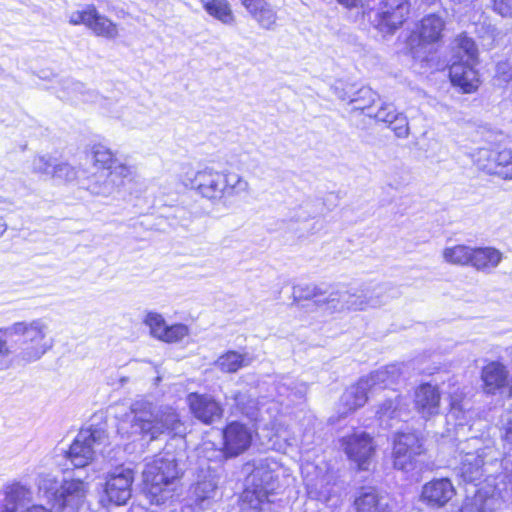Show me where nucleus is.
I'll use <instances>...</instances> for the list:
<instances>
[{
    "label": "nucleus",
    "instance_id": "1",
    "mask_svg": "<svg viewBox=\"0 0 512 512\" xmlns=\"http://www.w3.org/2000/svg\"><path fill=\"white\" fill-rule=\"evenodd\" d=\"M182 183L212 204L224 203L229 197L247 193L250 190L248 181L240 174L217 171L209 167L187 173L182 178Z\"/></svg>",
    "mask_w": 512,
    "mask_h": 512
},
{
    "label": "nucleus",
    "instance_id": "2",
    "mask_svg": "<svg viewBox=\"0 0 512 512\" xmlns=\"http://www.w3.org/2000/svg\"><path fill=\"white\" fill-rule=\"evenodd\" d=\"M127 421L131 423V434L141 435L149 441L157 439L165 432L179 433L182 426L179 415L173 408L158 407L146 400L132 404Z\"/></svg>",
    "mask_w": 512,
    "mask_h": 512
},
{
    "label": "nucleus",
    "instance_id": "3",
    "mask_svg": "<svg viewBox=\"0 0 512 512\" xmlns=\"http://www.w3.org/2000/svg\"><path fill=\"white\" fill-rule=\"evenodd\" d=\"M142 477L147 498L160 505L174 497L180 472L174 458L156 456L145 464Z\"/></svg>",
    "mask_w": 512,
    "mask_h": 512
},
{
    "label": "nucleus",
    "instance_id": "4",
    "mask_svg": "<svg viewBox=\"0 0 512 512\" xmlns=\"http://www.w3.org/2000/svg\"><path fill=\"white\" fill-rule=\"evenodd\" d=\"M38 492L55 512H76L88 492L89 485L80 479L64 480L59 484L52 473H39Z\"/></svg>",
    "mask_w": 512,
    "mask_h": 512
},
{
    "label": "nucleus",
    "instance_id": "5",
    "mask_svg": "<svg viewBox=\"0 0 512 512\" xmlns=\"http://www.w3.org/2000/svg\"><path fill=\"white\" fill-rule=\"evenodd\" d=\"M11 336H21V349L17 359L23 363H32L40 360L53 346L47 339L49 325L43 318L31 321L15 322L9 326Z\"/></svg>",
    "mask_w": 512,
    "mask_h": 512
},
{
    "label": "nucleus",
    "instance_id": "6",
    "mask_svg": "<svg viewBox=\"0 0 512 512\" xmlns=\"http://www.w3.org/2000/svg\"><path fill=\"white\" fill-rule=\"evenodd\" d=\"M276 476L267 464H259L247 478L241 497L242 512H271L269 495L276 488Z\"/></svg>",
    "mask_w": 512,
    "mask_h": 512
},
{
    "label": "nucleus",
    "instance_id": "7",
    "mask_svg": "<svg viewBox=\"0 0 512 512\" xmlns=\"http://www.w3.org/2000/svg\"><path fill=\"white\" fill-rule=\"evenodd\" d=\"M107 435L100 429L81 430L67 451L66 457L75 468H84L93 460L97 448L105 444Z\"/></svg>",
    "mask_w": 512,
    "mask_h": 512
},
{
    "label": "nucleus",
    "instance_id": "8",
    "mask_svg": "<svg viewBox=\"0 0 512 512\" xmlns=\"http://www.w3.org/2000/svg\"><path fill=\"white\" fill-rule=\"evenodd\" d=\"M483 440L477 437L468 439L461 444L463 456L460 462V475L466 482H476L486 472L484 458L492 449L483 445Z\"/></svg>",
    "mask_w": 512,
    "mask_h": 512
},
{
    "label": "nucleus",
    "instance_id": "9",
    "mask_svg": "<svg viewBox=\"0 0 512 512\" xmlns=\"http://www.w3.org/2000/svg\"><path fill=\"white\" fill-rule=\"evenodd\" d=\"M134 472L131 468L119 466L106 477L104 494L110 503L124 505L130 499Z\"/></svg>",
    "mask_w": 512,
    "mask_h": 512
},
{
    "label": "nucleus",
    "instance_id": "10",
    "mask_svg": "<svg viewBox=\"0 0 512 512\" xmlns=\"http://www.w3.org/2000/svg\"><path fill=\"white\" fill-rule=\"evenodd\" d=\"M341 446L348 458L356 463L359 469H368L375 453V444L369 434L359 432L344 437L341 440Z\"/></svg>",
    "mask_w": 512,
    "mask_h": 512
},
{
    "label": "nucleus",
    "instance_id": "11",
    "mask_svg": "<svg viewBox=\"0 0 512 512\" xmlns=\"http://www.w3.org/2000/svg\"><path fill=\"white\" fill-rule=\"evenodd\" d=\"M422 453V444L415 433H398L394 439V467L403 471L414 468V459Z\"/></svg>",
    "mask_w": 512,
    "mask_h": 512
},
{
    "label": "nucleus",
    "instance_id": "12",
    "mask_svg": "<svg viewBox=\"0 0 512 512\" xmlns=\"http://www.w3.org/2000/svg\"><path fill=\"white\" fill-rule=\"evenodd\" d=\"M224 447L213 450L217 456L235 457L247 450L252 441L251 430L242 423L232 422L223 430Z\"/></svg>",
    "mask_w": 512,
    "mask_h": 512
},
{
    "label": "nucleus",
    "instance_id": "13",
    "mask_svg": "<svg viewBox=\"0 0 512 512\" xmlns=\"http://www.w3.org/2000/svg\"><path fill=\"white\" fill-rule=\"evenodd\" d=\"M414 409L425 420L440 414L441 392L436 385L423 383L414 392Z\"/></svg>",
    "mask_w": 512,
    "mask_h": 512
},
{
    "label": "nucleus",
    "instance_id": "14",
    "mask_svg": "<svg viewBox=\"0 0 512 512\" xmlns=\"http://www.w3.org/2000/svg\"><path fill=\"white\" fill-rule=\"evenodd\" d=\"M187 403L193 416L204 424H212L223 416L221 403L211 395L190 393Z\"/></svg>",
    "mask_w": 512,
    "mask_h": 512
},
{
    "label": "nucleus",
    "instance_id": "15",
    "mask_svg": "<svg viewBox=\"0 0 512 512\" xmlns=\"http://www.w3.org/2000/svg\"><path fill=\"white\" fill-rule=\"evenodd\" d=\"M479 167L489 174H500L512 179V151L504 149L499 152L482 149L477 159Z\"/></svg>",
    "mask_w": 512,
    "mask_h": 512
},
{
    "label": "nucleus",
    "instance_id": "16",
    "mask_svg": "<svg viewBox=\"0 0 512 512\" xmlns=\"http://www.w3.org/2000/svg\"><path fill=\"white\" fill-rule=\"evenodd\" d=\"M409 11L408 0H383L378 12L380 28L395 31L405 22Z\"/></svg>",
    "mask_w": 512,
    "mask_h": 512
},
{
    "label": "nucleus",
    "instance_id": "17",
    "mask_svg": "<svg viewBox=\"0 0 512 512\" xmlns=\"http://www.w3.org/2000/svg\"><path fill=\"white\" fill-rule=\"evenodd\" d=\"M482 388L486 394L495 395L499 390L507 386L509 370L500 361H489L481 369Z\"/></svg>",
    "mask_w": 512,
    "mask_h": 512
},
{
    "label": "nucleus",
    "instance_id": "18",
    "mask_svg": "<svg viewBox=\"0 0 512 512\" xmlns=\"http://www.w3.org/2000/svg\"><path fill=\"white\" fill-rule=\"evenodd\" d=\"M473 65L455 61L450 66L449 76L451 83L463 93H474L480 86V78Z\"/></svg>",
    "mask_w": 512,
    "mask_h": 512
},
{
    "label": "nucleus",
    "instance_id": "19",
    "mask_svg": "<svg viewBox=\"0 0 512 512\" xmlns=\"http://www.w3.org/2000/svg\"><path fill=\"white\" fill-rule=\"evenodd\" d=\"M445 28L444 19L437 14L424 16L413 32L421 45H430L439 42L442 39Z\"/></svg>",
    "mask_w": 512,
    "mask_h": 512
},
{
    "label": "nucleus",
    "instance_id": "20",
    "mask_svg": "<svg viewBox=\"0 0 512 512\" xmlns=\"http://www.w3.org/2000/svg\"><path fill=\"white\" fill-rule=\"evenodd\" d=\"M368 393H373L365 378L348 389L342 394L340 399V413L345 416L350 412L362 407L368 400Z\"/></svg>",
    "mask_w": 512,
    "mask_h": 512
},
{
    "label": "nucleus",
    "instance_id": "21",
    "mask_svg": "<svg viewBox=\"0 0 512 512\" xmlns=\"http://www.w3.org/2000/svg\"><path fill=\"white\" fill-rule=\"evenodd\" d=\"M455 495V488L447 478L435 479L426 483L422 490V496L433 506H444Z\"/></svg>",
    "mask_w": 512,
    "mask_h": 512
},
{
    "label": "nucleus",
    "instance_id": "22",
    "mask_svg": "<svg viewBox=\"0 0 512 512\" xmlns=\"http://www.w3.org/2000/svg\"><path fill=\"white\" fill-rule=\"evenodd\" d=\"M404 368L402 364H391L372 372L365 379L375 392L397 384L403 378Z\"/></svg>",
    "mask_w": 512,
    "mask_h": 512
},
{
    "label": "nucleus",
    "instance_id": "23",
    "mask_svg": "<svg viewBox=\"0 0 512 512\" xmlns=\"http://www.w3.org/2000/svg\"><path fill=\"white\" fill-rule=\"evenodd\" d=\"M470 266L476 271L491 273L503 260V253L495 247H473Z\"/></svg>",
    "mask_w": 512,
    "mask_h": 512
},
{
    "label": "nucleus",
    "instance_id": "24",
    "mask_svg": "<svg viewBox=\"0 0 512 512\" xmlns=\"http://www.w3.org/2000/svg\"><path fill=\"white\" fill-rule=\"evenodd\" d=\"M407 404L403 396L393 393L377 407L376 418L381 425L390 426L391 421L399 418L406 410Z\"/></svg>",
    "mask_w": 512,
    "mask_h": 512
},
{
    "label": "nucleus",
    "instance_id": "25",
    "mask_svg": "<svg viewBox=\"0 0 512 512\" xmlns=\"http://www.w3.org/2000/svg\"><path fill=\"white\" fill-rule=\"evenodd\" d=\"M251 16L264 29H272L277 20L276 12L265 0H241Z\"/></svg>",
    "mask_w": 512,
    "mask_h": 512
},
{
    "label": "nucleus",
    "instance_id": "26",
    "mask_svg": "<svg viewBox=\"0 0 512 512\" xmlns=\"http://www.w3.org/2000/svg\"><path fill=\"white\" fill-rule=\"evenodd\" d=\"M218 485L217 476L209 470L208 476L204 477L203 480H199L192 489V495L195 504L200 509H204L210 505L211 500L216 494V488Z\"/></svg>",
    "mask_w": 512,
    "mask_h": 512
},
{
    "label": "nucleus",
    "instance_id": "27",
    "mask_svg": "<svg viewBox=\"0 0 512 512\" xmlns=\"http://www.w3.org/2000/svg\"><path fill=\"white\" fill-rule=\"evenodd\" d=\"M88 29L97 37L114 40L119 36L118 24L94 8Z\"/></svg>",
    "mask_w": 512,
    "mask_h": 512
},
{
    "label": "nucleus",
    "instance_id": "28",
    "mask_svg": "<svg viewBox=\"0 0 512 512\" xmlns=\"http://www.w3.org/2000/svg\"><path fill=\"white\" fill-rule=\"evenodd\" d=\"M204 10L209 16L226 26H234L236 17L227 0H201Z\"/></svg>",
    "mask_w": 512,
    "mask_h": 512
},
{
    "label": "nucleus",
    "instance_id": "29",
    "mask_svg": "<svg viewBox=\"0 0 512 512\" xmlns=\"http://www.w3.org/2000/svg\"><path fill=\"white\" fill-rule=\"evenodd\" d=\"M3 500L18 510L33 501V491L28 485L13 482L5 487Z\"/></svg>",
    "mask_w": 512,
    "mask_h": 512
},
{
    "label": "nucleus",
    "instance_id": "30",
    "mask_svg": "<svg viewBox=\"0 0 512 512\" xmlns=\"http://www.w3.org/2000/svg\"><path fill=\"white\" fill-rule=\"evenodd\" d=\"M253 361L247 353L228 351L221 355L215 362V366L224 373H235L243 367L249 366Z\"/></svg>",
    "mask_w": 512,
    "mask_h": 512
},
{
    "label": "nucleus",
    "instance_id": "31",
    "mask_svg": "<svg viewBox=\"0 0 512 512\" xmlns=\"http://www.w3.org/2000/svg\"><path fill=\"white\" fill-rule=\"evenodd\" d=\"M472 246L455 244L447 246L442 250L443 261L455 266H470L472 257Z\"/></svg>",
    "mask_w": 512,
    "mask_h": 512
},
{
    "label": "nucleus",
    "instance_id": "32",
    "mask_svg": "<svg viewBox=\"0 0 512 512\" xmlns=\"http://www.w3.org/2000/svg\"><path fill=\"white\" fill-rule=\"evenodd\" d=\"M356 512H387V505L373 491H365L355 500Z\"/></svg>",
    "mask_w": 512,
    "mask_h": 512
},
{
    "label": "nucleus",
    "instance_id": "33",
    "mask_svg": "<svg viewBox=\"0 0 512 512\" xmlns=\"http://www.w3.org/2000/svg\"><path fill=\"white\" fill-rule=\"evenodd\" d=\"M455 56L459 59L458 62L474 64L477 60L478 50L474 41L465 36L460 35L455 40Z\"/></svg>",
    "mask_w": 512,
    "mask_h": 512
},
{
    "label": "nucleus",
    "instance_id": "34",
    "mask_svg": "<svg viewBox=\"0 0 512 512\" xmlns=\"http://www.w3.org/2000/svg\"><path fill=\"white\" fill-rule=\"evenodd\" d=\"M339 296L343 300V305H336L337 308H344L348 311L364 310L369 305V301L362 293L343 290Z\"/></svg>",
    "mask_w": 512,
    "mask_h": 512
},
{
    "label": "nucleus",
    "instance_id": "35",
    "mask_svg": "<svg viewBox=\"0 0 512 512\" xmlns=\"http://www.w3.org/2000/svg\"><path fill=\"white\" fill-rule=\"evenodd\" d=\"M143 323L149 328L150 336L158 341L168 325L163 315L155 311H148L143 318Z\"/></svg>",
    "mask_w": 512,
    "mask_h": 512
},
{
    "label": "nucleus",
    "instance_id": "36",
    "mask_svg": "<svg viewBox=\"0 0 512 512\" xmlns=\"http://www.w3.org/2000/svg\"><path fill=\"white\" fill-rule=\"evenodd\" d=\"M189 335L190 329L187 325L182 323H175L172 325H167L160 341L167 344L180 343Z\"/></svg>",
    "mask_w": 512,
    "mask_h": 512
},
{
    "label": "nucleus",
    "instance_id": "37",
    "mask_svg": "<svg viewBox=\"0 0 512 512\" xmlns=\"http://www.w3.org/2000/svg\"><path fill=\"white\" fill-rule=\"evenodd\" d=\"M107 171H102L95 181L90 182L87 185V189L95 195L108 196L113 193L117 183L114 179H110L106 176H102Z\"/></svg>",
    "mask_w": 512,
    "mask_h": 512
},
{
    "label": "nucleus",
    "instance_id": "38",
    "mask_svg": "<svg viewBox=\"0 0 512 512\" xmlns=\"http://www.w3.org/2000/svg\"><path fill=\"white\" fill-rule=\"evenodd\" d=\"M92 154L95 164L99 165L103 171H109L117 161L111 150L100 144L93 146Z\"/></svg>",
    "mask_w": 512,
    "mask_h": 512
},
{
    "label": "nucleus",
    "instance_id": "39",
    "mask_svg": "<svg viewBox=\"0 0 512 512\" xmlns=\"http://www.w3.org/2000/svg\"><path fill=\"white\" fill-rule=\"evenodd\" d=\"M274 436L277 439V442L274 443L275 448L284 453L288 447L295 446L298 442L296 437L290 434L288 427L281 423L276 425Z\"/></svg>",
    "mask_w": 512,
    "mask_h": 512
},
{
    "label": "nucleus",
    "instance_id": "40",
    "mask_svg": "<svg viewBox=\"0 0 512 512\" xmlns=\"http://www.w3.org/2000/svg\"><path fill=\"white\" fill-rule=\"evenodd\" d=\"M135 175V170L131 166H127L123 163H119L118 161L112 166V168L107 171V173H103L102 176H106L110 179H114L117 183V186L123 183L124 180L132 179Z\"/></svg>",
    "mask_w": 512,
    "mask_h": 512
},
{
    "label": "nucleus",
    "instance_id": "41",
    "mask_svg": "<svg viewBox=\"0 0 512 512\" xmlns=\"http://www.w3.org/2000/svg\"><path fill=\"white\" fill-rule=\"evenodd\" d=\"M10 335L9 326L0 328V370L9 367V358L12 354L11 346L8 342Z\"/></svg>",
    "mask_w": 512,
    "mask_h": 512
},
{
    "label": "nucleus",
    "instance_id": "42",
    "mask_svg": "<svg viewBox=\"0 0 512 512\" xmlns=\"http://www.w3.org/2000/svg\"><path fill=\"white\" fill-rule=\"evenodd\" d=\"M56 160L47 158L45 156H36L32 160L31 168L32 171L41 175H47L52 177L53 166Z\"/></svg>",
    "mask_w": 512,
    "mask_h": 512
},
{
    "label": "nucleus",
    "instance_id": "43",
    "mask_svg": "<svg viewBox=\"0 0 512 512\" xmlns=\"http://www.w3.org/2000/svg\"><path fill=\"white\" fill-rule=\"evenodd\" d=\"M469 414V403L467 401H457L452 399L449 416L458 420V425H463Z\"/></svg>",
    "mask_w": 512,
    "mask_h": 512
},
{
    "label": "nucleus",
    "instance_id": "44",
    "mask_svg": "<svg viewBox=\"0 0 512 512\" xmlns=\"http://www.w3.org/2000/svg\"><path fill=\"white\" fill-rule=\"evenodd\" d=\"M52 177L61 181H73L77 178V171L68 163L55 162Z\"/></svg>",
    "mask_w": 512,
    "mask_h": 512
},
{
    "label": "nucleus",
    "instance_id": "45",
    "mask_svg": "<svg viewBox=\"0 0 512 512\" xmlns=\"http://www.w3.org/2000/svg\"><path fill=\"white\" fill-rule=\"evenodd\" d=\"M388 126L399 138H406L409 135L408 119L403 113H397L396 116H393V119Z\"/></svg>",
    "mask_w": 512,
    "mask_h": 512
},
{
    "label": "nucleus",
    "instance_id": "46",
    "mask_svg": "<svg viewBox=\"0 0 512 512\" xmlns=\"http://www.w3.org/2000/svg\"><path fill=\"white\" fill-rule=\"evenodd\" d=\"M95 6L89 5L83 10H77L73 11L68 15V22L71 25H85L88 28L92 11L94 10Z\"/></svg>",
    "mask_w": 512,
    "mask_h": 512
},
{
    "label": "nucleus",
    "instance_id": "47",
    "mask_svg": "<svg viewBox=\"0 0 512 512\" xmlns=\"http://www.w3.org/2000/svg\"><path fill=\"white\" fill-rule=\"evenodd\" d=\"M486 502L482 494L477 492L473 497L466 498L461 512H486Z\"/></svg>",
    "mask_w": 512,
    "mask_h": 512
},
{
    "label": "nucleus",
    "instance_id": "48",
    "mask_svg": "<svg viewBox=\"0 0 512 512\" xmlns=\"http://www.w3.org/2000/svg\"><path fill=\"white\" fill-rule=\"evenodd\" d=\"M397 113L398 112L393 107V105L384 104V105L380 106L379 109L375 113H372L371 111H369L367 114L369 116H374L376 120L384 122L389 125L393 119V116H396Z\"/></svg>",
    "mask_w": 512,
    "mask_h": 512
},
{
    "label": "nucleus",
    "instance_id": "49",
    "mask_svg": "<svg viewBox=\"0 0 512 512\" xmlns=\"http://www.w3.org/2000/svg\"><path fill=\"white\" fill-rule=\"evenodd\" d=\"M374 96H375V93L370 88L364 87L358 91V97L351 99L350 102L355 104L354 105L355 109H360V110L369 109L370 110V106L366 103L361 104L360 100L368 99L369 101H374Z\"/></svg>",
    "mask_w": 512,
    "mask_h": 512
},
{
    "label": "nucleus",
    "instance_id": "50",
    "mask_svg": "<svg viewBox=\"0 0 512 512\" xmlns=\"http://www.w3.org/2000/svg\"><path fill=\"white\" fill-rule=\"evenodd\" d=\"M494 9L504 17L512 16V0H493Z\"/></svg>",
    "mask_w": 512,
    "mask_h": 512
},
{
    "label": "nucleus",
    "instance_id": "51",
    "mask_svg": "<svg viewBox=\"0 0 512 512\" xmlns=\"http://www.w3.org/2000/svg\"><path fill=\"white\" fill-rule=\"evenodd\" d=\"M343 290H338V291H335V292H332L327 301H326V304L328 305V308L334 312H342L344 311V308H337L336 305H343V300L342 298L339 296V294L342 293Z\"/></svg>",
    "mask_w": 512,
    "mask_h": 512
},
{
    "label": "nucleus",
    "instance_id": "52",
    "mask_svg": "<svg viewBox=\"0 0 512 512\" xmlns=\"http://www.w3.org/2000/svg\"><path fill=\"white\" fill-rule=\"evenodd\" d=\"M502 438L506 444L512 447V418L503 427Z\"/></svg>",
    "mask_w": 512,
    "mask_h": 512
},
{
    "label": "nucleus",
    "instance_id": "53",
    "mask_svg": "<svg viewBox=\"0 0 512 512\" xmlns=\"http://www.w3.org/2000/svg\"><path fill=\"white\" fill-rule=\"evenodd\" d=\"M504 491L512 498V472L506 476Z\"/></svg>",
    "mask_w": 512,
    "mask_h": 512
},
{
    "label": "nucleus",
    "instance_id": "54",
    "mask_svg": "<svg viewBox=\"0 0 512 512\" xmlns=\"http://www.w3.org/2000/svg\"><path fill=\"white\" fill-rule=\"evenodd\" d=\"M288 390H289V386L287 383H280L277 387V391L279 393V396H287L289 397V394H288Z\"/></svg>",
    "mask_w": 512,
    "mask_h": 512
},
{
    "label": "nucleus",
    "instance_id": "55",
    "mask_svg": "<svg viewBox=\"0 0 512 512\" xmlns=\"http://www.w3.org/2000/svg\"><path fill=\"white\" fill-rule=\"evenodd\" d=\"M26 512H52L48 509H46L44 506L42 505H33L31 507H29Z\"/></svg>",
    "mask_w": 512,
    "mask_h": 512
},
{
    "label": "nucleus",
    "instance_id": "56",
    "mask_svg": "<svg viewBox=\"0 0 512 512\" xmlns=\"http://www.w3.org/2000/svg\"><path fill=\"white\" fill-rule=\"evenodd\" d=\"M0 512H17L14 506L8 504L5 500H3Z\"/></svg>",
    "mask_w": 512,
    "mask_h": 512
},
{
    "label": "nucleus",
    "instance_id": "57",
    "mask_svg": "<svg viewBox=\"0 0 512 512\" xmlns=\"http://www.w3.org/2000/svg\"><path fill=\"white\" fill-rule=\"evenodd\" d=\"M505 66H506L505 64L498 65L497 71H498L499 74L502 75V79L503 80L508 81V82H512V75L509 76V77H506V75H505L506 74L505 71H504Z\"/></svg>",
    "mask_w": 512,
    "mask_h": 512
},
{
    "label": "nucleus",
    "instance_id": "58",
    "mask_svg": "<svg viewBox=\"0 0 512 512\" xmlns=\"http://www.w3.org/2000/svg\"><path fill=\"white\" fill-rule=\"evenodd\" d=\"M360 0H338L339 3L347 6V7H353L358 4Z\"/></svg>",
    "mask_w": 512,
    "mask_h": 512
},
{
    "label": "nucleus",
    "instance_id": "59",
    "mask_svg": "<svg viewBox=\"0 0 512 512\" xmlns=\"http://www.w3.org/2000/svg\"><path fill=\"white\" fill-rule=\"evenodd\" d=\"M319 499L325 502H328L331 499L329 492L320 491Z\"/></svg>",
    "mask_w": 512,
    "mask_h": 512
},
{
    "label": "nucleus",
    "instance_id": "60",
    "mask_svg": "<svg viewBox=\"0 0 512 512\" xmlns=\"http://www.w3.org/2000/svg\"><path fill=\"white\" fill-rule=\"evenodd\" d=\"M321 295L320 289L316 286L312 287L311 292L307 295L308 297H316Z\"/></svg>",
    "mask_w": 512,
    "mask_h": 512
},
{
    "label": "nucleus",
    "instance_id": "61",
    "mask_svg": "<svg viewBox=\"0 0 512 512\" xmlns=\"http://www.w3.org/2000/svg\"><path fill=\"white\" fill-rule=\"evenodd\" d=\"M7 224L2 217H0V237L5 233Z\"/></svg>",
    "mask_w": 512,
    "mask_h": 512
},
{
    "label": "nucleus",
    "instance_id": "62",
    "mask_svg": "<svg viewBox=\"0 0 512 512\" xmlns=\"http://www.w3.org/2000/svg\"><path fill=\"white\" fill-rule=\"evenodd\" d=\"M212 446H213V444H212V443H210V442H205V443H203V445H202V447H201V451H202V452H206V451H209V450H213V449H212Z\"/></svg>",
    "mask_w": 512,
    "mask_h": 512
},
{
    "label": "nucleus",
    "instance_id": "63",
    "mask_svg": "<svg viewBox=\"0 0 512 512\" xmlns=\"http://www.w3.org/2000/svg\"><path fill=\"white\" fill-rule=\"evenodd\" d=\"M507 385L509 387V395L512 397V378L508 380Z\"/></svg>",
    "mask_w": 512,
    "mask_h": 512
},
{
    "label": "nucleus",
    "instance_id": "64",
    "mask_svg": "<svg viewBox=\"0 0 512 512\" xmlns=\"http://www.w3.org/2000/svg\"><path fill=\"white\" fill-rule=\"evenodd\" d=\"M126 424H127L126 422H122L121 425H120L119 430L120 431H124L126 429Z\"/></svg>",
    "mask_w": 512,
    "mask_h": 512
}]
</instances>
